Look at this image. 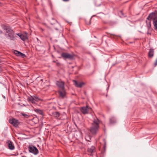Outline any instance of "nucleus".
<instances>
[{"label": "nucleus", "instance_id": "14", "mask_svg": "<svg viewBox=\"0 0 157 157\" xmlns=\"http://www.w3.org/2000/svg\"><path fill=\"white\" fill-rule=\"evenodd\" d=\"M154 50L150 49L148 52V56L150 58H152L154 55Z\"/></svg>", "mask_w": 157, "mask_h": 157}, {"label": "nucleus", "instance_id": "18", "mask_svg": "<svg viewBox=\"0 0 157 157\" xmlns=\"http://www.w3.org/2000/svg\"><path fill=\"white\" fill-rule=\"evenodd\" d=\"M20 38L23 41H25L28 39V37L26 35H22Z\"/></svg>", "mask_w": 157, "mask_h": 157}, {"label": "nucleus", "instance_id": "16", "mask_svg": "<svg viewBox=\"0 0 157 157\" xmlns=\"http://www.w3.org/2000/svg\"><path fill=\"white\" fill-rule=\"evenodd\" d=\"M110 122L112 124H114L116 122V120L114 117H112L110 119Z\"/></svg>", "mask_w": 157, "mask_h": 157}, {"label": "nucleus", "instance_id": "20", "mask_svg": "<svg viewBox=\"0 0 157 157\" xmlns=\"http://www.w3.org/2000/svg\"><path fill=\"white\" fill-rule=\"evenodd\" d=\"M14 53L16 56H20L21 52L16 50L14 52Z\"/></svg>", "mask_w": 157, "mask_h": 157}, {"label": "nucleus", "instance_id": "3", "mask_svg": "<svg viewBox=\"0 0 157 157\" xmlns=\"http://www.w3.org/2000/svg\"><path fill=\"white\" fill-rule=\"evenodd\" d=\"M147 19H152L155 29L157 30V11L152 12L149 14Z\"/></svg>", "mask_w": 157, "mask_h": 157}, {"label": "nucleus", "instance_id": "8", "mask_svg": "<svg viewBox=\"0 0 157 157\" xmlns=\"http://www.w3.org/2000/svg\"><path fill=\"white\" fill-rule=\"evenodd\" d=\"M9 122L10 124H13L15 127H17L18 125V121L14 118L10 119Z\"/></svg>", "mask_w": 157, "mask_h": 157}, {"label": "nucleus", "instance_id": "4", "mask_svg": "<svg viewBox=\"0 0 157 157\" xmlns=\"http://www.w3.org/2000/svg\"><path fill=\"white\" fill-rule=\"evenodd\" d=\"M27 100L28 101L31 102L32 104H34L36 102L40 100L41 99L38 96H30L28 97Z\"/></svg>", "mask_w": 157, "mask_h": 157}, {"label": "nucleus", "instance_id": "26", "mask_svg": "<svg viewBox=\"0 0 157 157\" xmlns=\"http://www.w3.org/2000/svg\"><path fill=\"white\" fill-rule=\"evenodd\" d=\"M1 62V59H0V63Z\"/></svg>", "mask_w": 157, "mask_h": 157}, {"label": "nucleus", "instance_id": "23", "mask_svg": "<svg viewBox=\"0 0 157 157\" xmlns=\"http://www.w3.org/2000/svg\"><path fill=\"white\" fill-rule=\"evenodd\" d=\"M154 65L155 67L157 65V59H156L155 63H154Z\"/></svg>", "mask_w": 157, "mask_h": 157}, {"label": "nucleus", "instance_id": "5", "mask_svg": "<svg viewBox=\"0 0 157 157\" xmlns=\"http://www.w3.org/2000/svg\"><path fill=\"white\" fill-rule=\"evenodd\" d=\"M29 151L30 152L37 155L38 153V150L35 147L33 146H29Z\"/></svg>", "mask_w": 157, "mask_h": 157}, {"label": "nucleus", "instance_id": "6", "mask_svg": "<svg viewBox=\"0 0 157 157\" xmlns=\"http://www.w3.org/2000/svg\"><path fill=\"white\" fill-rule=\"evenodd\" d=\"M90 109L91 108L90 107L86 106H84L81 107L80 108V110L83 114H86L88 113L89 110V109Z\"/></svg>", "mask_w": 157, "mask_h": 157}, {"label": "nucleus", "instance_id": "13", "mask_svg": "<svg viewBox=\"0 0 157 157\" xmlns=\"http://www.w3.org/2000/svg\"><path fill=\"white\" fill-rule=\"evenodd\" d=\"M8 147L11 150H13L14 149V146L13 144L10 140L8 141Z\"/></svg>", "mask_w": 157, "mask_h": 157}, {"label": "nucleus", "instance_id": "1", "mask_svg": "<svg viewBox=\"0 0 157 157\" xmlns=\"http://www.w3.org/2000/svg\"><path fill=\"white\" fill-rule=\"evenodd\" d=\"M99 121L97 118L94 119L90 129V133L93 135H95L98 133L99 128Z\"/></svg>", "mask_w": 157, "mask_h": 157}, {"label": "nucleus", "instance_id": "25", "mask_svg": "<svg viewBox=\"0 0 157 157\" xmlns=\"http://www.w3.org/2000/svg\"><path fill=\"white\" fill-rule=\"evenodd\" d=\"M63 0L65 2H67V1H68L69 0Z\"/></svg>", "mask_w": 157, "mask_h": 157}, {"label": "nucleus", "instance_id": "9", "mask_svg": "<svg viewBox=\"0 0 157 157\" xmlns=\"http://www.w3.org/2000/svg\"><path fill=\"white\" fill-rule=\"evenodd\" d=\"M61 56L65 59H72L73 58V56L72 55L66 53H62L61 54Z\"/></svg>", "mask_w": 157, "mask_h": 157}, {"label": "nucleus", "instance_id": "12", "mask_svg": "<svg viewBox=\"0 0 157 157\" xmlns=\"http://www.w3.org/2000/svg\"><path fill=\"white\" fill-rule=\"evenodd\" d=\"M62 90V91H59L58 93L59 97L63 98H64L65 96L66 93L64 89Z\"/></svg>", "mask_w": 157, "mask_h": 157}, {"label": "nucleus", "instance_id": "2", "mask_svg": "<svg viewBox=\"0 0 157 157\" xmlns=\"http://www.w3.org/2000/svg\"><path fill=\"white\" fill-rule=\"evenodd\" d=\"M2 27L8 33V36L9 39L11 40H14L15 37L14 35V32L10 28L9 26L4 25H2Z\"/></svg>", "mask_w": 157, "mask_h": 157}, {"label": "nucleus", "instance_id": "15", "mask_svg": "<svg viewBox=\"0 0 157 157\" xmlns=\"http://www.w3.org/2000/svg\"><path fill=\"white\" fill-rule=\"evenodd\" d=\"M147 20L146 21V23L147 25V28H148V29H149L150 28V27H151V24H150L151 21L150 20H152V19H147Z\"/></svg>", "mask_w": 157, "mask_h": 157}, {"label": "nucleus", "instance_id": "22", "mask_svg": "<svg viewBox=\"0 0 157 157\" xmlns=\"http://www.w3.org/2000/svg\"><path fill=\"white\" fill-rule=\"evenodd\" d=\"M16 35H18V36L20 37V38H21V36H22V34H20V33H17V34H16Z\"/></svg>", "mask_w": 157, "mask_h": 157}, {"label": "nucleus", "instance_id": "27", "mask_svg": "<svg viewBox=\"0 0 157 157\" xmlns=\"http://www.w3.org/2000/svg\"><path fill=\"white\" fill-rule=\"evenodd\" d=\"M121 13H122V12H121Z\"/></svg>", "mask_w": 157, "mask_h": 157}, {"label": "nucleus", "instance_id": "21", "mask_svg": "<svg viewBox=\"0 0 157 157\" xmlns=\"http://www.w3.org/2000/svg\"><path fill=\"white\" fill-rule=\"evenodd\" d=\"M25 56V54L21 52L20 56H21L22 58H24Z\"/></svg>", "mask_w": 157, "mask_h": 157}, {"label": "nucleus", "instance_id": "10", "mask_svg": "<svg viewBox=\"0 0 157 157\" xmlns=\"http://www.w3.org/2000/svg\"><path fill=\"white\" fill-rule=\"evenodd\" d=\"M73 81L74 82V85L77 87H81L84 85L83 82H77L74 80Z\"/></svg>", "mask_w": 157, "mask_h": 157}, {"label": "nucleus", "instance_id": "7", "mask_svg": "<svg viewBox=\"0 0 157 157\" xmlns=\"http://www.w3.org/2000/svg\"><path fill=\"white\" fill-rule=\"evenodd\" d=\"M56 84L59 89L61 90L64 89V82L62 81H57Z\"/></svg>", "mask_w": 157, "mask_h": 157}, {"label": "nucleus", "instance_id": "24", "mask_svg": "<svg viewBox=\"0 0 157 157\" xmlns=\"http://www.w3.org/2000/svg\"><path fill=\"white\" fill-rule=\"evenodd\" d=\"M22 115L25 117L28 116V115L25 114H22Z\"/></svg>", "mask_w": 157, "mask_h": 157}, {"label": "nucleus", "instance_id": "19", "mask_svg": "<svg viewBox=\"0 0 157 157\" xmlns=\"http://www.w3.org/2000/svg\"><path fill=\"white\" fill-rule=\"evenodd\" d=\"M34 111L36 112V113H39L41 115H43V111L40 109H34Z\"/></svg>", "mask_w": 157, "mask_h": 157}, {"label": "nucleus", "instance_id": "17", "mask_svg": "<svg viewBox=\"0 0 157 157\" xmlns=\"http://www.w3.org/2000/svg\"><path fill=\"white\" fill-rule=\"evenodd\" d=\"M52 115L55 117L58 118L60 116V114L59 112H54L52 113Z\"/></svg>", "mask_w": 157, "mask_h": 157}, {"label": "nucleus", "instance_id": "11", "mask_svg": "<svg viewBox=\"0 0 157 157\" xmlns=\"http://www.w3.org/2000/svg\"><path fill=\"white\" fill-rule=\"evenodd\" d=\"M87 151L89 153V154L90 155H92V153L95 151V147L94 146H92L88 148Z\"/></svg>", "mask_w": 157, "mask_h": 157}]
</instances>
